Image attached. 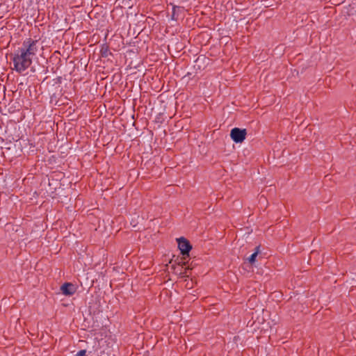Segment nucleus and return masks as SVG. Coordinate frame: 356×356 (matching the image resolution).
<instances>
[{"label":"nucleus","mask_w":356,"mask_h":356,"mask_svg":"<svg viewBox=\"0 0 356 356\" xmlns=\"http://www.w3.org/2000/svg\"><path fill=\"white\" fill-rule=\"evenodd\" d=\"M246 136V130L239 128H234L230 133L231 138L236 143H242Z\"/></svg>","instance_id":"f03ea898"},{"label":"nucleus","mask_w":356,"mask_h":356,"mask_svg":"<svg viewBox=\"0 0 356 356\" xmlns=\"http://www.w3.org/2000/svg\"><path fill=\"white\" fill-rule=\"evenodd\" d=\"M259 252V246H257L256 248V250L255 252L252 254L248 259V261L250 263V264H254L256 261V257L258 255Z\"/></svg>","instance_id":"39448f33"},{"label":"nucleus","mask_w":356,"mask_h":356,"mask_svg":"<svg viewBox=\"0 0 356 356\" xmlns=\"http://www.w3.org/2000/svg\"><path fill=\"white\" fill-rule=\"evenodd\" d=\"M38 51V40L26 39L21 47L18 48L13 56V70L22 74L32 64L33 58Z\"/></svg>","instance_id":"f257e3e1"},{"label":"nucleus","mask_w":356,"mask_h":356,"mask_svg":"<svg viewBox=\"0 0 356 356\" xmlns=\"http://www.w3.org/2000/svg\"><path fill=\"white\" fill-rule=\"evenodd\" d=\"M75 356H86V350H81L75 355Z\"/></svg>","instance_id":"423d86ee"},{"label":"nucleus","mask_w":356,"mask_h":356,"mask_svg":"<svg viewBox=\"0 0 356 356\" xmlns=\"http://www.w3.org/2000/svg\"><path fill=\"white\" fill-rule=\"evenodd\" d=\"M76 286L70 282L65 283L60 286V291L65 296H72L76 291Z\"/></svg>","instance_id":"20e7f679"},{"label":"nucleus","mask_w":356,"mask_h":356,"mask_svg":"<svg viewBox=\"0 0 356 356\" xmlns=\"http://www.w3.org/2000/svg\"><path fill=\"white\" fill-rule=\"evenodd\" d=\"M175 8H173V15H172V17L174 18V16H175Z\"/></svg>","instance_id":"0eeeda50"},{"label":"nucleus","mask_w":356,"mask_h":356,"mask_svg":"<svg viewBox=\"0 0 356 356\" xmlns=\"http://www.w3.org/2000/svg\"><path fill=\"white\" fill-rule=\"evenodd\" d=\"M178 247L183 255H188L189 251L191 249L189 242L183 238L178 240Z\"/></svg>","instance_id":"7ed1b4c3"}]
</instances>
